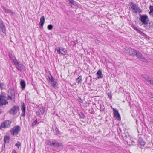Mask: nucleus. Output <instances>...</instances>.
I'll list each match as a JSON object with an SVG mask.
<instances>
[{"mask_svg":"<svg viewBox=\"0 0 153 153\" xmlns=\"http://www.w3.org/2000/svg\"><path fill=\"white\" fill-rule=\"evenodd\" d=\"M129 53L130 55L134 56H135L140 60L145 62L147 63L148 62L147 60L142 55L141 53L133 48H129Z\"/></svg>","mask_w":153,"mask_h":153,"instance_id":"f257e3e1","label":"nucleus"},{"mask_svg":"<svg viewBox=\"0 0 153 153\" xmlns=\"http://www.w3.org/2000/svg\"><path fill=\"white\" fill-rule=\"evenodd\" d=\"M13 62L18 70L21 71H24L25 70V67L22 62L18 61L16 59L13 60Z\"/></svg>","mask_w":153,"mask_h":153,"instance_id":"f03ea898","label":"nucleus"},{"mask_svg":"<svg viewBox=\"0 0 153 153\" xmlns=\"http://www.w3.org/2000/svg\"><path fill=\"white\" fill-rule=\"evenodd\" d=\"M129 4L130 7H129L130 8H131L132 10V11H134L135 13H137L138 12L139 13L141 12V10L136 4L131 2H130Z\"/></svg>","mask_w":153,"mask_h":153,"instance_id":"7ed1b4c3","label":"nucleus"},{"mask_svg":"<svg viewBox=\"0 0 153 153\" xmlns=\"http://www.w3.org/2000/svg\"><path fill=\"white\" fill-rule=\"evenodd\" d=\"M8 97L11 100L14 101L15 96L14 89L12 88H10L8 91Z\"/></svg>","mask_w":153,"mask_h":153,"instance_id":"20e7f679","label":"nucleus"},{"mask_svg":"<svg viewBox=\"0 0 153 153\" xmlns=\"http://www.w3.org/2000/svg\"><path fill=\"white\" fill-rule=\"evenodd\" d=\"M139 20L144 25H147L148 22L149 21V19L148 16L146 15H141L139 19Z\"/></svg>","mask_w":153,"mask_h":153,"instance_id":"39448f33","label":"nucleus"},{"mask_svg":"<svg viewBox=\"0 0 153 153\" xmlns=\"http://www.w3.org/2000/svg\"><path fill=\"white\" fill-rule=\"evenodd\" d=\"M50 83L53 88H55L57 84V80L53 77L51 75V77H49Z\"/></svg>","mask_w":153,"mask_h":153,"instance_id":"423d86ee","label":"nucleus"},{"mask_svg":"<svg viewBox=\"0 0 153 153\" xmlns=\"http://www.w3.org/2000/svg\"><path fill=\"white\" fill-rule=\"evenodd\" d=\"M20 130L21 128L19 126L17 125L14 126L12 128V134L13 135H17L19 132L20 131Z\"/></svg>","mask_w":153,"mask_h":153,"instance_id":"0eeeda50","label":"nucleus"},{"mask_svg":"<svg viewBox=\"0 0 153 153\" xmlns=\"http://www.w3.org/2000/svg\"><path fill=\"white\" fill-rule=\"evenodd\" d=\"M19 109V107L16 105H14L9 111V113L12 115H15L16 114Z\"/></svg>","mask_w":153,"mask_h":153,"instance_id":"6e6552de","label":"nucleus"},{"mask_svg":"<svg viewBox=\"0 0 153 153\" xmlns=\"http://www.w3.org/2000/svg\"><path fill=\"white\" fill-rule=\"evenodd\" d=\"M11 123V122L8 120L1 123L0 126V129L2 128H7L9 127L10 126Z\"/></svg>","mask_w":153,"mask_h":153,"instance_id":"1a4fd4ad","label":"nucleus"},{"mask_svg":"<svg viewBox=\"0 0 153 153\" xmlns=\"http://www.w3.org/2000/svg\"><path fill=\"white\" fill-rule=\"evenodd\" d=\"M8 104V102L6 99V97L2 95H0V106Z\"/></svg>","mask_w":153,"mask_h":153,"instance_id":"9d476101","label":"nucleus"},{"mask_svg":"<svg viewBox=\"0 0 153 153\" xmlns=\"http://www.w3.org/2000/svg\"><path fill=\"white\" fill-rule=\"evenodd\" d=\"M56 51L58 53L65 55L67 53V51L65 48H61L59 47H57L56 48Z\"/></svg>","mask_w":153,"mask_h":153,"instance_id":"9b49d317","label":"nucleus"},{"mask_svg":"<svg viewBox=\"0 0 153 153\" xmlns=\"http://www.w3.org/2000/svg\"><path fill=\"white\" fill-rule=\"evenodd\" d=\"M114 116L118 120H121L120 115L117 110L113 108Z\"/></svg>","mask_w":153,"mask_h":153,"instance_id":"f8f14e48","label":"nucleus"},{"mask_svg":"<svg viewBox=\"0 0 153 153\" xmlns=\"http://www.w3.org/2000/svg\"><path fill=\"white\" fill-rule=\"evenodd\" d=\"M0 30L2 31V32L5 33L6 32V29L5 27V25L2 20L0 19Z\"/></svg>","mask_w":153,"mask_h":153,"instance_id":"ddd939ff","label":"nucleus"},{"mask_svg":"<svg viewBox=\"0 0 153 153\" xmlns=\"http://www.w3.org/2000/svg\"><path fill=\"white\" fill-rule=\"evenodd\" d=\"M132 27L135 30L137 31V32L139 33L140 34L145 37L146 38H148V37H149V36L145 34L142 31L140 30L137 27L134 26H133Z\"/></svg>","mask_w":153,"mask_h":153,"instance_id":"4468645a","label":"nucleus"},{"mask_svg":"<svg viewBox=\"0 0 153 153\" xmlns=\"http://www.w3.org/2000/svg\"><path fill=\"white\" fill-rule=\"evenodd\" d=\"M145 25L146 26H144V27L148 29L149 30L150 29L153 28V22L152 21H150L149 22H148L147 25Z\"/></svg>","mask_w":153,"mask_h":153,"instance_id":"2eb2a0df","label":"nucleus"},{"mask_svg":"<svg viewBox=\"0 0 153 153\" xmlns=\"http://www.w3.org/2000/svg\"><path fill=\"white\" fill-rule=\"evenodd\" d=\"M45 108H40L39 110L37 111L36 113L37 115H39L41 114H43L45 111Z\"/></svg>","mask_w":153,"mask_h":153,"instance_id":"dca6fc26","label":"nucleus"},{"mask_svg":"<svg viewBox=\"0 0 153 153\" xmlns=\"http://www.w3.org/2000/svg\"><path fill=\"white\" fill-rule=\"evenodd\" d=\"M45 21V17L44 16H42L41 17L40 19V25L42 29L43 28V25L44 24Z\"/></svg>","mask_w":153,"mask_h":153,"instance_id":"f3484780","label":"nucleus"},{"mask_svg":"<svg viewBox=\"0 0 153 153\" xmlns=\"http://www.w3.org/2000/svg\"><path fill=\"white\" fill-rule=\"evenodd\" d=\"M146 143L142 139L140 138L138 140V145L141 146H143Z\"/></svg>","mask_w":153,"mask_h":153,"instance_id":"a211bd4d","label":"nucleus"},{"mask_svg":"<svg viewBox=\"0 0 153 153\" xmlns=\"http://www.w3.org/2000/svg\"><path fill=\"white\" fill-rule=\"evenodd\" d=\"M2 8L4 10V11L7 13H11L12 14H13L14 13L11 10L7 9L6 7H3Z\"/></svg>","mask_w":153,"mask_h":153,"instance_id":"6ab92c4d","label":"nucleus"},{"mask_svg":"<svg viewBox=\"0 0 153 153\" xmlns=\"http://www.w3.org/2000/svg\"><path fill=\"white\" fill-rule=\"evenodd\" d=\"M96 74L97 75V78L98 79L103 78V76L101 70H98L97 71Z\"/></svg>","mask_w":153,"mask_h":153,"instance_id":"aec40b11","label":"nucleus"},{"mask_svg":"<svg viewBox=\"0 0 153 153\" xmlns=\"http://www.w3.org/2000/svg\"><path fill=\"white\" fill-rule=\"evenodd\" d=\"M20 85L21 86L22 89V90H24L26 85V83L24 80H21L20 82Z\"/></svg>","mask_w":153,"mask_h":153,"instance_id":"412c9836","label":"nucleus"},{"mask_svg":"<svg viewBox=\"0 0 153 153\" xmlns=\"http://www.w3.org/2000/svg\"><path fill=\"white\" fill-rule=\"evenodd\" d=\"M143 78L144 80L147 82L148 83H149L151 80L149 76L147 75H144L143 76Z\"/></svg>","mask_w":153,"mask_h":153,"instance_id":"4be33fe9","label":"nucleus"},{"mask_svg":"<svg viewBox=\"0 0 153 153\" xmlns=\"http://www.w3.org/2000/svg\"><path fill=\"white\" fill-rule=\"evenodd\" d=\"M10 139V137L8 136H5L4 137V140L5 143H8Z\"/></svg>","mask_w":153,"mask_h":153,"instance_id":"5701e85b","label":"nucleus"},{"mask_svg":"<svg viewBox=\"0 0 153 153\" xmlns=\"http://www.w3.org/2000/svg\"><path fill=\"white\" fill-rule=\"evenodd\" d=\"M54 133L57 135H60V131L58 129L57 127L55 128V129L53 130Z\"/></svg>","mask_w":153,"mask_h":153,"instance_id":"b1692460","label":"nucleus"},{"mask_svg":"<svg viewBox=\"0 0 153 153\" xmlns=\"http://www.w3.org/2000/svg\"><path fill=\"white\" fill-rule=\"evenodd\" d=\"M69 4H71V7L73 6H75L76 4L75 1L74 0H69Z\"/></svg>","mask_w":153,"mask_h":153,"instance_id":"393cba45","label":"nucleus"},{"mask_svg":"<svg viewBox=\"0 0 153 153\" xmlns=\"http://www.w3.org/2000/svg\"><path fill=\"white\" fill-rule=\"evenodd\" d=\"M6 85L3 82L0 83V89H3L5 88Z\"/></svg>","mask_w":153,"mask_h":153,"instance_id":"a878e982","label":"nucleus"},{"mask_svg":"<svg viewBox=\"0 0 153 153\" xmlns=\"http://www.w3.org/2000/svg\"><path fill=\"white\" fill-rule=\"evenodd\" d=\"M62 145V143L57 142H55V144L54 147L56 148H57L61 146Z\"/></svg>","mask_w":153,"mask_h":153,"instance_id":"bb28decb","label":"nucleus"},{"mask_svg":"<svg viewBox=\"0 0 153 153\" xmlns=\"http://www.w3.org/2000/svg\"><path fill=\"white\" fill-rule=\"evenodd\" d=\"M76 82H77V83L78 84L81 83L82 81V76H79L76 79Z\"/></svg>","mask_w":153,"mask_h":153,"instance_id":"cd10ccee","label":"nucleus"},{"mask_svg":"<svg viewBox=\"0 0 153 153\" xmlns=\"http://www.w3.org/2000/svg\"><path fill=\"white\" fill-rule=\"evenodd\" d=\"M25 108H26V106H25V105L24 102H23V103L22 104L21 106V110L25 109Z\"/></svg>","mask_w":153,"mask_h":153,"instance_id":"c85d7f7f","label":"nucleus"},{"mask_svg":"<svg viewBox=\"0 0 153 153\" xmlns=\"http://www.w3.org/2000/svg\"><path fill=\"white\" fill-rule=\"evenodd\" d=\"M22 110V112L21 114V116L25 117V109H24V110Z\"/></svg>","mask_w":153,"mask_h":153,"instance_id":"c756f323","label":"nucleus"},{"mask_svg":"<svg viewBox=\"0 0 153 153\" xmlns=\"http://www.w3.org/2000/svg\"><path fill=\"white\" fill-rule=\"evenodd\" d=\"M47 28L48 29L50 30H51L52 29L53 26L52 25H48Z\"/></svg>","mask_w":153,"mask_h":153,"instance_id":"7c9ffc66","label":"nucleus"},{"mask_svg":"<svg viewBox=\"0 0 153 153\" xmlns=\"http://www.w3.org/2000/svg\"><path fill=\"white\" fill-rule=\"evenodd\" d=\"M47 144L49 146H51L52 145V142L49 140H47L46 142Z\"/></svg>","mask_w":153,"mask_h":153,"instance_id":"2f4dec72","label":"nucleus"},{"mask_svg":"<svg viewBox=\"0 0 153 153\" xmlns=\"http://www.w3.org/2000/svg\"><path fill=\"white\" fill-rule=\"evenodd\" d=\"M37 122V119H36L35 121H33L32 124V126H36V124Z\"/></svg>","mask_w":153,"mask_h":153,"instance_id":"473e14b6","label":"nucleus"},{"mask_svg":"<svg viewBox=\"0 0 153 153\" xmlns=\"http://www.w3.org/2000/svg\"><path fill=\"white\" fill-rule=\"evenodd\" d=\"M15 145L17 146L18 148H19V147L21 146V143L19 141H18L17 143L15 144Z\"/></svg>","mask_w":153,"mask_h":153,"instance_id":"72a5a7b5","label":"nucleus"},{"mask_svg":"<svg viewBox=\"0 0 153 153\" xmlns=\"http://www.w3.org/2000/svg\"><path fill=\"white\" fill-rule=\"evenodd\" d=\"M77 43V40L71 42V44L74 46H75Z\"/></svg>","mask_w":153,"mask_h":153,"instance_id":"f704fd0d","label":"nucleus"},{"mask_svg":"<svg viewBox=\"0 0 153 153\" xmlns=\"http://www.w3.org/2000/svg\"><path fill=\"white\" fill-rule=\"evenodd\" d=\"M150 12H149V13H152L153 12V6H150Z\"/></svg>","mask_w":153,"mask_h":153,"instance_id":"c9c22d12","label":"nucleus"},{"mask_svg":"<svg viewBox=\"0 0 153 153\" xmlns=\"http://www.w3.org/2000/svg\"><path fill=\"white\" fill-rule=\"evenodd\" d=\"M80 118L84 119L85 118V116L82 113H81L79 114Z\"/></svg>","mask_w":153,"mask_h":153,"instance_id":"e433bc0d","label":"nucleus"},{"mask_svg":"<svg viewBox=\"0 0 153 153\" xmlns=\"http://www.w3.org/2000/svg\"><path fill=\"white\" fill-rule=\"evenodd\" d=\"M108 95L110 99H112V94L111 93H108Z\"/></svg>","mask_w":153,"mask_h":153,"instance_id":"4c0bfd02","label":"nucleus"},{"mask_svg":"<svg viewBox=\"0 0 153 153\" xmlns=\"http://www.w3.org/2000/svg\"><path fill=\"white\" fill-rule=\"evenodd\" d=\"M105 108H103L102 107H101L100 108V111L101 112H103V111H104Z\"/></svg>","mask_w":153,"mask_h":153,"instance_id":"58836bf2","label":"nucleus"},{"mask_svg":"<svg viewBox=\"0 0 153 153\" xmlns=\"http://www.w3.org/2000/svg\"><path fill=\"white\" fill-rule=\"evenodd\" d=\"M55 141H53L52 143V145L54 146V145L55 144Z\"/></svg>","mask_w":153,"mask_h":153,"instance_id":"ea45409f","label":"nucleus"},{"mask_svg":"<svg viewBox=\"0 0 153 153\" xmlns=\"http://www.w3.org/2000/svg\"><path fill=\"white\" fill-rule=\"evenodd\" d=\"M150 84L152 85L153 86V80H151L149 82Z\"/></svg>","mask_w":153,"mask_h":153,"instance_id":"a19ab883","label":"nucleus"},{"mask_svg":"<svg viewBox=\"0 0 153 153\" xmlns=\"http://www.w3.org/2000/svg\"><path fill=\"white\" fill-rule=\"evenodd\" d=\"M79 101L81 103H82L83 102L82 100L80 98L79 99Z\"/></svg>","mask_w":153,"mask_h":153,"instance_id":"79ce46f5","label":"nucleus"},{"mask_svg":"<svg viewBox=\"0 0 153 153\" xmlns=\"http://www.w3.org/2000/svg\"><path fill=\"white\" fill-rule=\"evenodd\" d=\"M13 153H17L16 151L15 150H13Z\"/></svg>","mask_w":153,"mask_h":153,"instance_id":"37998d69","label":"nucleus"},{"mask_svg":"<svg viewBox=\"0 0 153 153\" xmlns=\"http://www.w3.org/2000/svg\"><path fill=\"white\" fill-rule=\"evenodd\" d=\"M9 57H10V59H12V58H11V56L10 55H9Z\"/></svg>","mask_w":153,"mask_h":153,"instance_id":"c03bdc74","label":"nucleus"},{"mask_svg":"<svg viewBox=\"0 0 153 153\" xmlns=\"http://www.w3.org/2000/svg\"><path fill=\"white\" fill-rule=\"evenodd\" d=\"M9 57H10V59H12V58H11V56L10 55H9Z\"/></svg>","mask_w":153,"mask_h":153,"instance_id":"a18cd8bd","label":"nucleus"},{"mask_svg":"<svg viewBox=\"0 0 153 153\" xmlns=\"http://www.w3.org/2000/svg\"><path fill=\"white\" fill-rule=\"evenodd\" d=\"M89 76L91 77V76L90 75Z\"/></svg>","mask_w":153,"mask_h":153,"instance_id":"49530a36","label":"nucleus"},{"mask_svg":"<svg viewBox=\"0 0 153 153\" xmlns=\"http://www.w3.org/2000/svg\"><path fill=\"white\" fill-rule=\"evenodd\" d=\"M150 14H151V13H149Z\"/></svg>","mask_w":153,"mask_h":153,"instance_id":"de8ad7c7","label":"nucleus"},{"mask_svg":"<svg viewBox=\"0 0 153 153\" xmlns=\"http://www.w3.org/2000/svg\"><path fill=\"white\" fill-rule=\"evenodd\" d=\"M152 105H153V104H152Z\"/></svg>","mask_w":153,"mask_h":153,"instance_id":"09e8293b","label":"nucleus"}]
</instances>
